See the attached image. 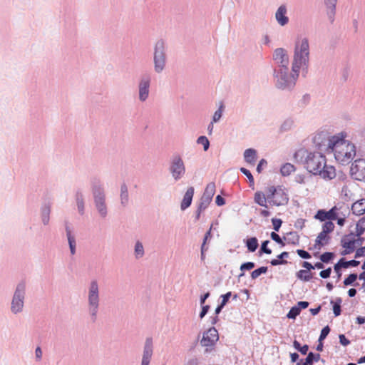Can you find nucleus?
Segmentation results:
<instances>
[{
	"mask_svg": "<svg viewBox=\"0 0 365 365\" xmlns=\"http://www.w3.org/2000/svg\"><path fill=\"white\" fill-rule=\"evenodd\" d=\"M345 133L328 136L325 131H321L314 135L313 141L320 145L324 140L327 139V147L331 149L336 161L341 165L349 163L356 155V145L354 143L346 139Z\"/></svg>",
	"mask_w": 365,
	"mask_h": 365,
	"instance_id": "nucleus-1",
	"label": "nucleus"
},
{
	"mask_svg": "<svg viewBox=\"0 0 365 365\" xmlns=\"http://www.w3.org/2000/svg\"><path fill=\"white\" fill-rule=\"evenodd\" d=\"M272 60L278 66L277 85L282 89H290L294 86V76L291 73V61L287 49L278 47L273 50Z\"/></svg>",
	"mask_w": 365,
	"mask_h": 365,
	"instance_id": "nucleus-2",
	"label": "nucleus"
},
{
	"mask_svg": "<svg viewBox=\"0 0 365 365\" xmlns=\"http://www.w3.org/2000/svg\"><path fill=\"white\" fill-rule=\"evenodd\" d=\"M310 45L307 37L298 36L293 45L291 58V73L296 83L301 72L306 71L309 64Z\"/></svg>",
	"mask_w": 365,
	"mask_h": 365,
	"instance_id": "nucleus-3",
	"label": "nucleus"
},
{
	"mask_svg": "<svg viewBox=\"0 0 365 365\" xmlns=\"http://www.w3.org/2000/svg\"><path fill=\"white\" fill-rule=\"evenodd\" d=\"M306 168L309 172L324 179H332L336 176L334 167L327 164L325 156L319 153H310L307 155Z\"/></svg>",
	"mask_w": 365,
	"mask_h": 365,
	"instance_id": "nucleus-4",
	"label": "nucleus"
},
{
	"mask_svg": "<svg viewBox=\"0 0 365 365\" xmlns=\"http://www.w3.org/2000/svg\"><path fill=\"white\" fill-rule=\"evenodd\" d=\"M255 202L260 206L267 207V203L274 206H282L287 203L288 195L287 192L280 187H269L264 193L262 191H257L254 196Z\"/></svg>",
	"mask_w": 365,
	"mask_h": 365,
	"instance_id": "nucleus-5",
	"label": "nucleus"
},
{
	"mask_svg": "<svg viewBox=\"0 0 365 365\" xmlns=\"http://www.w3.org/2000/svg\"><path fill=\"white\" fill-rule=\"evenodd\" d=\"M26 297V289L25 284H17L12 294L9 303V311L13 315L19 316L24 313L25 310Z\"/></svg>",
	"mask_w": 365,
	"mask_h": 365,
	"instance_id": "nucleus-6",
	"label": "nucleus"
},
{
	"mask_svg": "<svg viewBox=\"0 0 365 365\" xmlns=\"http://www.w3.org/2000/svg\"><path fill=\"white\" fill-rule=\"evenodd\" d=\"M153 65L154 72L163 73L167 68L166 45L163 40H158L153 45Z\"/></svg>",
	"mask_w": 365,
	"mask_h": 365,
	"instance_id": "nucleus-7",
	"label": "nucleus"
},
{
	"mask_svg": "<svg viewBox=\"0 0 365 365\" xmlns=\"http://www.w3.org/2000/svg\"><path fill=\"white\" fill-rule=\"evenodd\" d=\"M349 214L347 206L334 207L329 211L319 210L315 217L321 221L336 220L339 226H343Z\"/></svg>",
	"mask_w": 365,
	"mask_h": 365,
	"instance_id": "nucleus-8",
	"label": "nucleus"
},
{
	"mask_svg": "<svg viewBox=\"0 0 365 365\" xmlns=\"http://www.w3.org/2000/svg\"><path fill=\"white\" fill-rule=\"evenodd\" d=\"M88 309L91 315H96L100 305L99 285L97 281H91L88 289Z\"/></svg>",
	"mask_w": 365,
	"mask_h": 365,
	"instance_id": "nucleus-9",
	"label": "nucleus"
},
{
	"mask_svg": "<svg viewBox=\"0 0 365 365\" xmlns=\"http://www.w3.org/2000/svg\"><path fill=\"white\" fill-rule=\"evenodd\" d=\"M169 173L173 180H180L185 173V166L182 159L176 157L173 159L169 168Z\"/></svg>",
	"mask_w": 365,
	"mask_h": 365,
	"instance_id": "nucleus-10",
	"label": "nucleus"
},
{
	"mask_svg": "<svg viewBox=\"0 0 365 365\" xmlns=\"http://www.w3.org/2000/svg\"><path fill=\"white\" fill-rule=\"evenodd\" d=\"M219 339L217 330L214 327H210L203 331L200 339V345L206 349L211 348L217 343Z\"/></svg>",
	"mask_w": 365,
	"mask_h": 365,
	"instance_id": "nucleus-11",
	"label": "nucleus"
},
{
	"mask_svg": "<svg viewBox=\"0 0 365 365\" xmlns=\"http://www.w3.org/2000/svg\"><path fill=\"white\" fill-rule=\"evenodd\" d=\"M350 174L353 178L357 180L365 181V160H355L351 165Z\"/></svg>",
	"mask_w": 365,
	"mask_h": 365,
	"instance_id": "nucleus-12",
	"label": "nucleus"
},
{
	"mask_svg": "<svg viewBox=\"0 0 365 365\" xmlns=\"http://www.w3.org/2000/svg\"><path fill=\"white\" fill-rule=\"evenodd\" d=\"M215 192V185L212 182L209 183L205 190L204 195L202 200L203 202L200 204L199 207V212L202 210L205 209L207 205L210 202L212 196L214 195Z\"/></svg>",
	"mask_w": 365,
	"mask_h": 365,
	"instance_id": "nucleus-13",
	"label": "nucleus"
},
{
	"mask_svg": "<svg viewBox=\"0 0 365 365\" xmlns=\"http://www.w3.org/2000/svg\"><path fill=\"white\" fill-rule=\"evenodd\" d=\"M194 193L195 189L193 187L190 186L186 188L180 205V210L182 211L185 210L190 206L194 196Z\"/></svg>",
	"mask_w": 365,
	"mask_h": 365,
	"instance_id": "nucleus-14",
	"label": "nucleus"
},
{
	"mask_svg": "<svg viewBox=\"0 0 365 365\" xmlns=\"http://www.w3.org/2000/svg\"><path fill=\"white\" fill-rule=\"evenodd\" d=\"M274 18L279 26H286L289 23L287 8L284 6H280L275 12Z\"/></svg>",
	"mask_w": 365,
	"mask_h": 365,
	"instance_id": "nucleus-15",
	"label": "nucleus"
},
{
	"mask_svg": "<svg viewBox=\"0 0 365 365\" xmlns=\"http://www.w3.org/2000/svg\"><path fill=\"white\" fill-rule=\"evenodd\" d=\"M150 81L148 79H143L138 86V99L141 102L145 101L149 96Z\"/></svg>",
	"mask_w": 365,
	"mask_h": 365,
	"instance_id": "nucleus-16",
	"label": "nucleus"
},
{
	"mask_svg": "<svg viewBox=\"0 0 365 365\" xmlns=\"http://www.w3.org/2000/svg\"><path fill=\"white\" fill-rule=\"evenodd\" d=\"M309 303L307 302H299L296 306L291 308L287 314L288 319H294L299 314L302 309L307 308Z\"/></svg>",
	"mask_w": 365,
	"mask_h": 365,
	"instance_id": "nucleus-17",
	"label": "nucleus"
},
{
	"mask_svg": "<svg viewBox=\"0 0 365 365\" xmlns=\"http://www.w3.org/2000/svg\"><path fill=\"white\" fill-rule=\"evenodd\" d=\"M362 242V239L359 238L356 240L347 242L346 239H344L342 240V245L344 248H345V250L344 252V254L346 255L349 254L354 250L355 247L356 245H359Z\"/></svg>",
	"mask_w": 365,
	"mask_h": 365,
	"instance_id": "nucleus-18",
	"label": "nucleus"
},
{
	"mask_svg": "<svg viewBox=\"0 0 365 365\" xmlns=\"http://www.w3.org/2000/svg\"><path fill=\"white\" fill-rule=\"evenodd\" d=\"M338 0H323L324 5L328 16L333 17L335 14Z\"/></svg>",
	"mask_w": 365,
	"mask_h": 365,
	"instance_id": "nucleus-19",
	"label": "nucleus"
},
{
	"mask_svg": "<svg viewBox=\"0 0 365 365\" xmlns=\"http://www.w3.org/2000/svg\"><path fill=\"white\" fill-rule=\"evenodd\" d=\"M244 159L245 160L253 165L257 159V151L254 149H247L244 153Z\"/></svg>",
	"mask_w": 365,
	"mask_h": 365,
	"instance_id": "nucleus-20",
	"label": "nucleus"
},
{
	"mask_svg": "<svg viewBox=\"0 0 365 365\" xmlns=\"http://www.w3.org/2000/svg\"><path fill=\"white\" fill-rule=\"evenodd\" d=\"M359 261L356 260L344 261L341 259L336 264H335L334 269L336 272H339V270L342 267L347 268L350 266L356 267L359 264Z\"/></svg>",
	"mask_w": 365,
	"mask_h": 365,
	"instance_id": "nucleus-21",
	"label": "nucleus"
},
{
	"mask_svg": "<svg viewBox=\"0 0 365 365\" xmlns=\"http://www.w3.org/2000/svg\"><path fill=\"white\" fill-rule=\"evenodd\" d=\"M352 210L356 215H361L365 212V200H361L354 202Z\"/></svg>",
	"mask_w": 365,
	"mask_h": 365,
	"instance_id": "nucleus-22",
	"label": "nucleus"
},
{
	"mask_svg": "<svg viewBox=\"0 0 365 365\" xmlns=\"http://www.w3.org/2000/svg\"><path fill=\"white\" fill-rule=\"evenodd\" d=\"M134 255L135 257L137 259H140L143 257L144 255V247L143 244L138 241L135 243L134 245Z\"/></svg>",
	"mask_w": 365,
	"mask_h": 365,
	"instance_id": "nucleus-23",
	"label": "nucleus"
},
{
	"mask_svg": "<svg viewBox=\"0 0 365 365\" xmlns=\"http://www.w3.org/2000/svg\"><path fill=\"white\" fill-rule=\"evenodd\" d=\"M153 356V351L150 349H146L143 351L141 359V364L150 365Z\"/></svg>",
	"mask_w": 365,
	"mask_h": 365,
	"instance_id": "nucleus-24",
	"label": "nucleus"
},
{
	"mask_svg": "<svg viewBox=\"0 0 365 365\" xmlns=\"http://www.w3.org/2000/svg\"><path fill=\"white\" fill-rule=\"evenodd\" d=\"M365 231V217L360 219L356 226V235L359 237Z\"/></svg>",
	"mask_w": 365,
	"mask_h": 365,
	"instance_id": "nucleus-25",
	"label": "nucleus"
},
{
	"mask_svg": "<svg viewBox=\"0 0 365 365\" xmlns=\"http://www.w3.org/2000/svg\"><path fill=\"white\" fill-rule=\"evenodd\" d=\"M294 171V167L290 163H285L281 168V173L284 176L289 175Z\"/></svg>",
	"mask_w": 365,
	"mask_h": 365,
	"instance_id": "nucleus-26",
	"label": "nucleus"
},
{
	"mask_svg": "<svg viewBox=\"0 0 365 365\" xmlns=\"http://www.w3.org/2000/svg\"><path fill=\"white\" fill-rule=\"evenodd\" d=\"M297 276L302 281H309L312 278V274L308 270H299L297 273Z\"/></svg>",
	"mask_w": 365,
	"mask_h": 365,
	"instance_id": "nucleus-27",
	"label": "nucleus"
},
{
	"mask_svg": "<svg viewBox=\"0 0 365 365\" xmlns=\"http://www.w3.org/2000/svg\"><path fill=\"white\" fill-rule=\"evenodd\" d=\"M246 243L248 250L251 252H254L258 247L257 240L255 237L248 239Z\"/></svg>",
	"mask_w": 365,
	"mask_h": 365,
	"instance_id": "nucleus-28",
	"label": "nucleus"
},
{
	"mask_svg": "<svg viewBox=\"0 0 365 365\" xmlns=\"http://www.w3.org/2000/svg\"><path fill=\"white\" fill-rule=\"evenodd\" d=\"M197 143L203 146L204 151H207L209 149L210 141L207 137L200 136L197 140Z\"/></svg>",
	"mask_w": 365,
	"mask_h": 365,
	"instance_id": "nucleus-29",
	"label": "nucleus"
},
{
	"mask_svg": "<svg viewBox=\"0 0 365 365\" xmlns=\"http://www.w3.org/2000/svg\"><path fill=\"white\" fill-rule=\"evenodd\" d=\"M327 235L328 233L322 231L317 237V243H318L319 245H324V243H326L328 240Z\"/></svg>",
	"mask_w": 365,
	"mask_h": 365,
	"instance_id": "nucleus-30",
	"label": "nucleus"
},
{
	"mask_svg": "<svg viewBox=\"0 0 365 365\" xmlns=\"http://www.w3.org/2000/svg\"><path fill=\"white\" fill-rule=\"evenodd\" d=\"M209 309H210L209 305H205V304L200 305V309L198 312V317L200 319H202L205 317V316L207 314Z\"/></svg>",
	"mask_w": 365,
	"mask_h": 365,
	"instance_id": "nucleus-31",
	"label": "nucleus"
},
{
	"mask_svg": "<svg viewBox=\"0 0 365 365\" xmlns=\"http://www.w3.org/2000/svg\"><path fill=\"white\" fill-rule=\"evenodd\" d=\"M266 272H267V267H262L257 269L254 270L251 274V277L252 279H256L258 277H259L260 274H264Z\"/></svg>",
	"mask_w": 365,
	"mask_h": 365,
	"instance_id": "nucleus-32",
	"label": "nucleus"
},
{
	"mask_svg": "<svg viewBox=\"0 0 365 365\" xmlns=\"http://www.w3.org/2000/svg\"><path fill=\"white\" fill-rule=\"evenodd\" d=\"M240 170L244 175L247 176L250 183V186L252 187V188H254V178L250 172L244 168H241Z\"/></svg>",
	"mask_w": 365,
	"mask_h": 365,
	"instance_id": "nucleus-33",
	"label": "nucleus"
},
{
	"mask_svg": "<svg viewBox=\"0 0 365 365\" xmlns=\"http://www.w3.org/2000/svg\"><path fill=\"white\" fill-rule=\"evenodd\" d=\"M334 225L333 224V222L329 221V222H325L323 225L322 231L329 234V232H331L334 230Z\"/></svg>",
	"mask_w": 365,
	"mask_h": 365,
	"instance_id": "nucleus-34",
	"label": "nucleus"
},
{
	"mask_svg": "<svg viewBox=\"0 0 365 365\" xmlns=\"http://www.w3.org/2000/svg\"><path fill=\"white\" fill-rule=\"evenodd\" d=\"M357 279V275L355 274H351L349 275L347 278L345 279L344 281V283L345 285H349L351 284L353 282H354Z\"/></svg>",
	"mask_w": 365,
	"mask_h": 365,
	"instance_id": "nucleus-35",
	"label": "nucleus"
},
{
	"mask_svg": "<svg viewBox=\"0 0 365 365\" xmlns=\"http://www.w3.org/2000/svg\"><path fill=\"white\" fill-rule=\"evenodd\" d=\"M104 195L101 193H98L95 195V200L98 206H102L104 202Z\"/></svg>",
	"mask_w": 365,
	"mask_h": 365,
	"instance_id": "nucleus-36",
	"label": "nucleus"
},
{
	"mask_svg": "<svg viewBox=\"0 0 365 365\" xmlns=\"http://www.w3.org/2000/svg\"><path fill=\"white\" fill-rule=\"evenodd\" d=\"M222 115V110L221 108L216 110L212 116V121L214 123H216L219 121Z\"/></svg>",
	"mask_w": 365,
	"mask_h": 365,
	"instance_id": "nucleus-37",
	"label": "nucleus"
},
{
	"mask_svg": "<svg viewBox=\"0 0 365 365\" xmlns=\"http://www.w3.org/2000/svg\"><path fill=\"white\" fill-rule=\"evenodd\" d=\"M329 328L328 326L325 327L321 331V334H320V336H319V341H322L324 340L327 336L329 334Z\"/></svg>",
	"mask_w": 365,
	"mask_h": 365,
	"instance_id": "nucleus-38",
	"label": "nucleus"
},
{
	"mask_svg": "<svg viewBox=\"0 0 365 365\" xmlns=\"http://www.w3.org/2000/svg\"><path fill=\"white\" fill-rule=\"evenodd\" d=\"M254 267L255 264L253 262H247L241 265L240 269L242 272L245 270H250L254 268Z\"/></svg>",
	"mask_w": 365,
	"mask_h": 365,
	"instance_id": "nucleus-39",
	"label": "nucleus"
},
{
	"mask_svg": "<svg viewBox=\"0 0 365 365\" xmlns=\"http://www.w3.org/2000/svg\"><path fill=\"white\" fill-rule=\"evenodd\" d=\"M339 342L341 345L346 346L349 344V340L344 334H340L339 336Z\"/></svg>",
	"mask_w": 365,
	"mask_h": 365,
	"instance_id": "nucleus-40",
	"label": "nucleus"
},
{
	"mask_svg": "<svg viewBox=\"0 0 365 365\" xmlns=\"http://www.w3.org/2000/svg\"><path fill=\"white\" fill-rule=\"evenodd\" d=\"M266 165H267V161L264 159H262L259 162V163H258V165L257 166V169H256L257 172L260 173L262 171L264 167L266 166Z\"/></svg>",
	"mask_w": 365,
	"mask_h": 365,
	"instance_id": "nucleus-41",
	"label": "nucleus"
},
{
	"mask_svg": "<svg viewBox=\"0 0 365 365\" xmlns=\"http://www.w3.org/2000/svg\"><path fill=\"white\" fill-rule=\"evenodd\" d=\"M314 354L312 352H310L308 354L304 363L307 365H312V364L314 362Z\"/></svg>",
	"mask_w": 365,
	"mask_h": 365,
	"instance_id": "nucleus-42",
	"label": "nucleus"
},
{
	"mask_svg": "<svg viewBox=\"0 0 365 365\" xmlns=\"http://www.w3.org/2000/svg\"><path fill=\"white\" fill-rule=\"evenodd\" d=\"M333 257V255L330 252H327V253H324L322 256H321V259L322 261L324 262H329Z\"/></svg>",
	"mask_w": 365,
	"mask_h": 365,
	"instance_id": "nucleus-43",
	"label": "nucleus"
},
{
	"mask_svg": "<svg viewBox=\"0 0 365 365\" xmlns=\"http://www.w3.org/2000/svg\"><path fill=\"white\" fill-rule=\"evenodd\" d=\"M230 296H231V292H227V294L221 296V298H222L221 305L222 306L224 307L227 304Z\"/></svg>",
	"mask_w": 365,
	"mask_h": 365,
	"instance_id": "nucleus-44",
	"label": "nucleus"
},
{
	"mask_svg": "<svg viewBox=\"0 0 365 365\" xmlns=\"http://www.w3.org/2000/svg\"><path fill=\"white\" fill-rule=\"evenodd\" d=\"M297 252L299 257H301L302 258H304V259H309L311 257L310 255L304 250H298L297 251Z\"/></svg>",
	"mask_w": 365,
	"mask_h": 365,
	"instance_id": "nucleus-45",
	"label": "nucleus"
},
{
	"mask_svg": "<svg viewBox=\"0 0 365 365\" xmlns=\"http://www.w3.org/2000/svg\"><path fill=\"white\" fill-rule=\"evenodd\" d=\"M363 256H365V246L357 249L355 254L356 257H361Z\"/></svg>",
	"mask_w": 365,
	"mask_h": 365,
	"instance_id": "nucleus-46",
	"label": "nucleus"
},
{
	"mask_svg": "<svg viewBox=\"0 0 365 365\" xmlns=\"http://www.w3.org/2000/svg\"><path fill=\"white\" fill-rule=\"evenodd\" d=\"M272 225H273V227L274 229L277 231L279 230V228L280 227L281 225H282V221L279 219H273L272 220Z\"/></svg>",
	"mask_w": 365,
	"mask_h": 365,
	"instance_id": "nucleus-47",
	"label": "nucleus"
},
{
	"mask_svg": "<svg viewBox=\"0 0 365 365\" xmlns=\"http://www.w3.org/2000/svg\"><path fill=\"white\" fill-rule=\"evenodd\" d=\"M331 274V268H328L325 270L320 272L319 275L322 278H327L330 276Z\"/></svg>",
	"mask_w": 365,
	"mask_h": 365,
	"instance_id": "nucleus-48",
	"label": "nucleus"
},
{
	"mask_svg": "<svg viewBox=\"0 0 365 365\" xmlns=\"http://www.w3.org/2000/svg\"><path fill=\"white\" fill-rule=\"evenodd\" d=\"M215 202L217 205L221 206L225 204V200L220 195H217L215 199Z\"/></svg>",
	"mask_w": 365,
	"mask_h": 365,
	"instance_id": "nucleus-49",
	"label": "nucleus"
},
{
	"mask_svg": "<svg viewBox=\"0 0 365 365\" xmlns=\"http://www.w3.org/2000/svg\"><path fill=\"white\" fill-rule=\"evenodd\" d=\"M210 294L208 292L200 296V305L205 304V300L209 297Z\"/></svg>",
	"mask_w": 365,
	"mask_h": 365,
	"instance_id": "nucleus-50",
	"label": "nucleus"
},
{
	"mask_svg": "<svg viewBox=\"0 0 365 365\" xmlns=\"http://www.w3.org/2000/svg\"><path fill=\"white\" fill-rule=\"evenodd\" d=\"M333 311L336 316H339L341 312L340 306L338 304H335L333 307Z\"/></svg>",
	"mask_w": 365,
	"mask_h": 365,
	"instance_id": "nucleus-51",
	"label": "nucleus"
},
{
	"mask_svg": "<svg viewBox=\"0 0 365 365\" xmlns=\"http://www.w3.org/2000/svg\"><path fill=\"white\" fill-rule=\"evenodd\" d=\"M284 263H286V261H283V260L281 261L279 258L274 259L271 261V264L272 265H278V264H284Z\"/></svg>",
	"mask_w": 365,
	"mask_h": 365,
	"instance_id": "nucleus-52",
	"label": "nucleus"
},
{
	"mask_svg": "<svg viewBox=\"0 0 365 365\" xmlns=\"http://www.w3.org/2000/svg\"><path fill=\"white\" fill-rule=\"evenodd\" d=\"M271 237L274 241H276V242H277L279 243L281 242V239H280L279 236L277 234H276L275 232H272Z\"/></svg>",
	"mask_w": 365,
	"mask_h": 365,
	"instance_id": "nucleus-53",
	"label": "nucleus"
},
{
	"mask_svg": "<svg viewBox=\"0 0 365 365\" xmlns=\"http://www.w3.org/2000/svg\"><path fill=\"white\" fill-rule=\"evenodd\" d=\"M356 323L358 324H363L365 323V317H357L356 319Z\"/></svg>",
	"mask_w": 365,
	"mask_h": 365,
	"instance_id": "nucleus-54",
	"label": "nucleus"
},
{
	"mask_svg": "<svg viewBox=\"0 0 365 365\" xmlns=\"http://www.w3.org/2000/svg\"><path fill=\"white\" fill-rule=\"evenodd\" d=\"M267 243H268V242H267V241H266V242H264L262 244V250L263 252H264L265 253H267V254H270V253H271V250H268V249L267 248Z\"/></svg>",
	"mask_w": 365,
	"mask_h": 365,
	"instance_id": "nucleus-55",
	"label": "nucleus"
},
{
	"mask_svg": "<svg viewBox=\"0 0 365 365\" xmlns=\"http://www.w3.org/2000/svg\"><path fill=\"white\" fill-rule=\"evenodd\" d=\"M35 356L38 359L41 358V356H42V351H41V349L39 347L36 349V350H35Z\"/></svg>",
	"mask_w": 365,
	"mask_h": 365,
	"instance_id": "nucleus-56",
	"label": "nucleus"
},
{
	"mask_svg": "<svg viewBox=\"0 0 365 365\" xmlns=\"http://www.w3.org/2000/svg\"><path fill=\"white\" fill-rule=\"evenodd\" d=\"M290 358L292 362H295L298 359L299 355L297 353H292L290 354Z\"/></svg>",
	"mask_w": 365,
	"mask_h": 365,
	"instance_id": "nucleus-57",
	"label": "nucleus"
},
{
	"mask_svg": "<svg viewBox=\"0 0 365 365\" xmlns=\"http://www.w3.org/2000/svg\"><path fill=\"white\" fill-rule=\"evenodd\" d=\"M303 267L306 268L308 271L311 269H314V267L309 262H304L303 263Z\"/></svg>",
	"mask_w": 365,
	"mask_h": 365,
	"instance_id": "nucleus-58",
	"label": "nucleus"
},
{
	"mask_svg": "<svg viewBox=\"0 0 365 365\" xmlns=\"http://www.w3.org/2000/svg\"><path fill=\"white\" fill-rule=\"evenodd\" d=\"M299 351L302 354H305L307 352V351H308V346L304 345V346H301V347L299 348Z\"/></svg>",
	"mask_w": 365,
	"mask_h": 365,
	"instance_id": "nucleus-59",
	"label": "nucleus"
},
{
	"mask_svg": "<svg viewBox=\"0 0 365 365\" xmlns=\"http://www.w3.org/2000/svg\"><path fill=\"white\" fill-rule=\"evenodd\" d=\"M356 294V290L355 289H350L349 291H348V294L349 297H354Z\"/></svg>",
	"mask_w": 365,
	"mask_h": 365,
	"instance_id": "nucleus-60",
	"label": "nucleus"
},
{
	"mask_svg": "<svg viewBox=\"0 0 365 365\" xmlns=\"http://www.w3.org/2000/svg\"><path fill=\"white\" fill-rule=\"evenodd\" d=\"M319 307L318 308H316V309H310V312L313 314V315H315L317 314H318V312H319Z\"/></svg>",
	"mask_w": 365,
	"mask_h": 365,
	"instance_id": "nucleus-61",
	"label": "nucleus"
},
{
	"mask_svg": "<svg viewBox=\"0 0 365 365\" xmlns=\"http://www.w3.org/2000/svg\"><path fill=\"white\" fill-rule=\"evenodd\" d=\"M288 257V253L287 252H282L281 253L279 256H278V258L279 259H283L284 257Z\"/></svg>",
	"mask_w": 365,
	"mask_h": 365,
	"instance_id": "nucleus-62",
	"label": "nucleus"
},
{
	"mask_svg": "<svg viewBox=\"0 0 365 365\" xmlns=\"http://www.w3.org/2000/svg\"><path fill=\"white\" fill-rule=\"evenodd\" d=\"M293 344H294V347L297 350H299V348L301 347L300 344L297 341H294Z\"/></svg>",
	"mask_w": 365,
	"mask_h": 365,
	"instance_id": "nucleus-63",
	"label": "nucleus"
},
{
	"mask_svg": "<svg viewBox=\"0 0 365 365\" xmlns=\"http://www.w3.org/2000/svg\"><path fill=\"white\" fill-rule=\"evenodd\" d=\"M364 271L359 274V279L362 280H365V269H363Z\"/></svg>",
	"mask_w": 365,
	"mask_h": 365,
	"instance_id": "nucleus-64",
	"label": "nucleus"
}]
</instances>
